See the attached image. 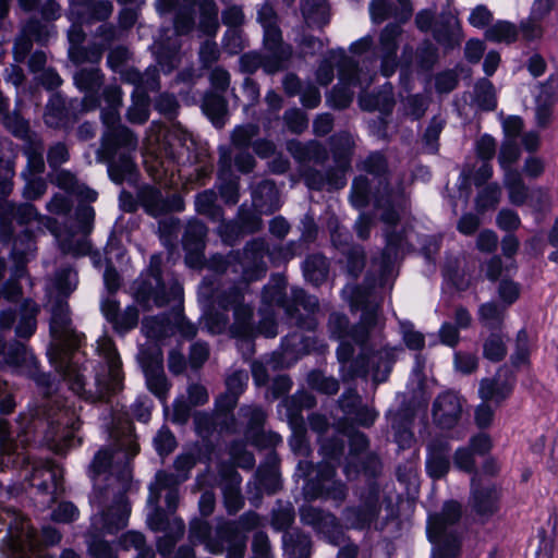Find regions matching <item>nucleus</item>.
Masks as SVG:
<instances>
[{
  "label": "nucleus",
  "instance_id": "nucleus-43",
  "mask_svg": "<svg viewBox=\"0 0 558 558\" xmlns=\"http://www.w3.org/2000/svg\"><path fill=\"white\" fill-rule=\"evenodd\" d=\"M484 354L492 361H500L506 355V345L501 337L490 336L484 344Z\"/></svg>",
  "mask_w": 558,
  "mask_h": 558
},
{
  "label": "nucleus",
  "instance_id": "nucleus-2",
  "mask_svg": "<svg viewBox=\"0 0 558 558\" xmlns=\"http://www.w3.org/2000/svg\"><path fill=\"white\" fill-rule=\"evenodd\" d=\"M105 100L108 108L102 110L101 118L108 128V132L106 134L107 145L112 147H125L128 150V154L122 153L118 160L113 157L108 166V172L111 180L116 183H121L134 171L135 166L129 151L136 148L137 142L129 129L118 125V109L122 101L121 89L117 86L106 88ZM106 149L109 150L110 147H106Z\"/></svg>",
  "mask_w": 558,
  "mask_h": 558
},
{
  "label": "nucleus",
  "instance_id": "nucleus-18",
  "mask_svg": "<svg viewBox=\"0 0 558 558\" xmlns=\"http://www.w3.org/2000/svg\"><path fill=\"white\" fill-rule=\"evenodd\" d=\"M400 34L399 25L389 24L380 35V51L383 53L381 71L385 76H389L395 71L396 62L392 57L396 54L398 48L397 38Z\"/></svg>",
  "mask_w": 558,
  "mask_h": 558
},
{
  "label": "nucleus",
  "instance_id": "nucleus-4",
  "mask_svg": "<svg viewBox=\"0 0 558 558\" xmlns=\"http://www.w3.org/2000/svg\"><path fill=\"white\" fill-rule=\"evenodd\" d=\"M461 514L460 505L454 501L445 504L440 514L429 517L427 534L434 544L433 558H449L459 553L460 543L453 533V524Z\"/></svg>",
  "mask_w": 558,
  "mask_h": 558
},
{
  "label": "nucleus",
  "instance_id": "nucleus-61",
  "mask_svg": "<svg viewBox=\"0 0 558 558\" xmlns=\"http://www.w3.org/2000/svg\"><path fill=\"white\" fill-rule=\"evenodd\" d=\"M558 95V83L555 81H548L546 84L539 87V93L536 96V101L543 104L553 105Z\"/></svg>",
  "mask_w": 558,
  "mask_h": 558
},
{
  "label": "nucleus",
  "instance_id": "nucleus-45",
  "mask_svg": "<svg viewBox=\"0 0 558 558\" xmlns=\"http://www.w3.org/2000/svg\"><path fill=\"white\" fill-rule=\"evenodd\" d=\"M121 545L125 549L135 548L138 550V555L136 558H147L149 555L144 551L145 538L143 534L138 532H128L121 538Z\"/></svg>",
  "mask_w": 558,
  "mask_h": 558
},
{
  "label": "nucleus",
  "instance_id": "nucleus-31",
  "mask_svg": "<svg viewBox=\"0 0 558 558\" xmlns=\"http://www.w3.org/2000/svg\"><path fill=\"white\" fill-rule=\"evenodd\" d=\"M517 35L515 26L506 21H499L486 31V38L496 43H512Z\"/></svg>",
  "mask_w": 558,
  "mask_h": 558
},
{
  "label": "nucleus",
  "instance_id": "nucleus-34",
  "mask_svg": "<svg viewBox=\"0 0 558 558\" xmlns=\"http://www.w3.org/2000/svg\"><path fill=\"white\" fill-rule=\"evenodd\" d=\"M250 255H252L251 257L254 262V269L244 270V280L246 281L259 279L265 274V265L262 262L264 256V244L256 243L252 247H247L245 250V257L248 258Z\"/></svg>",
  "mask_w": 558,
  "mask_h": 558
},
{
  "label": "nucleus",
  "instance_id": "nucleus-39",
  "mask_svg": "<svg viewBox=\"0 0 558 558\" xmlns=\"http://www.w3.org/2000/svg\"><path fill=\"white\" fill-rule=\"evenodd\" d=\"M100 73L97 69H82L74 75V82L80 89L94 90L100 85Z\"/></svg>",
  "mask_w": 558,
  "mask_h": 558
},
{
  "label": "nucleus",
  "instance_id": "nucleus-59",
  "mask_svg": "<svg viewBox=\"0 0 558 558\" xmlns=\"http://www.w3.org/2000/svg\"><path fill=\"white\" fill-rule=\"evenodd\" d=\"M143 330L148 338H160L166 335V326L162 319L146 318L143 320Z\"/></svg>",
  "mask_w": 558,
  "mask_h": 558
},
{
  "label": "nucleus",
  "instance_id": "nucleus-42",
  "mask_svg": "<svg viewBox=\"0 0 558 558\" xmlns=\"http://www.w3.org/2000/svg\"><path fill=\"white\" fill-rule=\"evenodd\" d=\"M520 155L519 148L513 141H505L498 157L500 167L507 171H512L510 167L518 160Z\"/></svg>",
  "mask_w": 558,
  "mask_h": 558
},
{
  "label": "nucleus",
  "instance_id": "nucleus-15",
  "mask_svg": "<svg viewBox=\"0 0 558 558\" xmlns=\"http://www.w3.org/2000/svg\"><path fill=\"white\" fill-rule=\"evenodd\" d=\"M134 80L129 78V81L137 85L132 94L133 102L128 110V119L132 123L142 124L149 117V101L145 89L146 87L155 89L158 87V83L155 77H153L151 82L148 78L144 82L137 73H134Z\"/></svg>",
  "mask_w": 558,
  "mask_h": 558
},
{
  "label": "nucleus",
  "instance_id": "nucleus-35",
  "mask_svg": "<svg viewBox=\"0 0 558 558\" xmlns=\"http://www.w3.org/2000/svg\"><path fill=\"white\" fill-rule=\"evenodd\" d=\"M203 110L214 124H222V118L226 113V102L221 96L214 94L206 96L203 102Z\"/></svg>",
  "mask_w": 558,
  "mask_h": 558
},
{
  "label": "nucleus",
  "instance_id": "nucleus-22",
  "mask_svg": "<svg viewBox=\"0 0 558 558\" xmlns=\"http://www.w3.org/2000/svg\"><path fill=\"white\" fill-rule=\"evenodd\" d=\"M511 392V385L499 379H483L480 385V397L482 401L499 404Z\"/></svg>",
  "mask_w": 558,
  "mask_h": 558
},
{
  "label": "nucleus",
  "instance_id": "nucleus-11",
  "mask_svg": "<svg viewBox=\"0 0 558 558\" xmlns=\"http://www.w3.org/2000/svg\"><path fill=\"white\" fill-rule=\"evenodd\" d=\"M136 294L142 300L153 298L155 303L161 306L170 301L179 303L182 298V287L177 280H173L169 286V291H167L159 272L156 270L147 281L137 283Z\"/></svg>",
  "mask_w": 558,
  "mask_h": 558
},
{
  "label": "nucleus",
  "instance_id": "nucleus-41",
  "mask_svg": "<svg viewBox=\"0 0 558 558\" xmlns=\"http://www.w3.org/2000/svg\"><path fill=\"white\" fill-rule=\"evenodd\" d=\"M138 312L135 307L129 306L122 313L119 312L112 324L117 331L125 332L137 325Z\"/></svg>",
  "mask_w": 558,
  "mask_h": 558
},
{
  "label": "nucleus",
  "instance_id": "nucleus-5",
  "mask_svg": "<svg viewBox=\"0 0 558 558\" xmlns=\"http://www.w3.org/2000/svg\"><path fill=\"white\" fill-rule=\"evenodd\" d=\"M0 521L8 524V533L2 541L1 551L8 558H25L27 550H34L38 541L27 520L14 510L0 512Z\"/></svg>",
  "mask_w": 558,
  "mask_h": 558
},
{
  "label": "nucleus",
  "instance_id": "nucleus-53",
  "mask_svg": "<svg viewBox=\"0 0 558 558\" xmlns=\"http://www.w3.org/2000/svg\"><path fill=\"white\" fill-rule=\"evenodd\" d=\"M498 293L500 299L507 304H512L520 295V288L513 281L504 280L499 284Z\"/></svg>",
  "mask_w": 558,
  "mask_h": 558
},
{
  "label": "nucleus",
  "instance_id": "nucleus-52",
  "mask_svg": "<svg viewBox=\"0 0 558 558\" xmlns=\"http://www.w3.org/2000/svg\"><path fill=\"white\" fill-rule=\"evenodd\" d=\"M288 128L294 133H301L307 126V119L300 110H289L284 116Z\"/></svg>",
  "mask_w": 558,
  "mask_h": 558
},
{
  "label": "nucleus",
  "instance_id": "nucleus-44",
  "mask_svg": "<svg viewBox=\"0 0 558 558\" xmlns=\"http://www.w3.org/2000/svg\"><path fill=\"white\" fill-rule=\"evenodd\" d=\"M476 97L484 109L493 110L496 107L494 87L490 82L482 81L477 84Z\"/></svg>",
  "mask_w": 558,
  "mask_h": 558
},
{
  "label": "nucleus",
  "instance_id": "nucleus-20",
  "mask_svg": "<svg viewBox=\"0 0 558 558\" xmlns=\"http://www.w3.org/2000/svg\"><path fill=\"white\" fill-rule=\"evenodd\" d=\"M253 205L260 213H271L279 207L278 191L270 181H264L253 193Z\"/></svg>",
  "mask_w": 558,
  "mask_h": 558
},
{
  "label": "nucleus",
  "instance_id": "nucleus-64",
  "mask_svg": "<svg viewBox=\"0 0 558 558\" xmlns=\"http://www.w3.org/2000/svg\"><path fill=\"white\" fill-rule=\"evenodd\" d=\"M476 365L477 360L472 354L457 353L454 356L456 369L461 373L469 374L476 368Z\"/></svg>",
  "mask_w": 558,
  "mask_h": 558
},
{
  "label": "nucleus",
  "instance_id": "nucleus-62",
  "mask_svg": "<svg viewBox=\"0 0 558 558\" xmlns=\"http://www.w3.org/2000/svg\"><path fill=\"white\" fill-rule=\"evenodd\" d=\"M209 350L205 343H195L191 348L190 364L192 367L197 368L202 366L208 359Z\"/></svg>",
  "mask_w": 558,
  "mask_h": 558
},
{
  "label": "nucleus",
  "instance_id": "nucleus-3",
  "mask_svg": "<svg viewBox=\"0 0 558 558\" xmlns=\"http://www.w3.org/2000/svg\"><path fill=\"white\" fill-rule=\"evenodd\" d=\"M111 437L116 441L114 452L100 450L94 458L90 465L92 478L105 473L108 469L110 474L121 473L123 481L130 476L128 470L129 461L138 452V444L133 435V426L129 421L119 422L114 426Z\"/></svg>",
  "mask_w": 558,
  "mask_h": 558
},
{
  "label": "nucleus",
  "instance_id": "nucleus-36",
  "mask_svg": "<svg viewBox=\"0 0 558 558\" xmlns=\"http://www.w3.org/2000/svg\"><path fill=\"white\" fill-rule=\"evenodd\" d=\"M241 299H243L242 294L239 291H235L233 293V299L228 301V303L233 307L239 333L245 335L248 331V319L251 318L252 311L250 307L240 303Z\"/></svg>",
  "mask_w": 558,
  "mask_h": 558
},
{
  "label": "nucleus",
  "instance_id": "nucleus-13",
  "mask_svg": "<svg viewBox=\"0 0 558 558\" xmlns=\"http://www.w3.org/2000/svg\"><path fill=\"white\" fill-rule=\"evenodd\" d=\"M301 519L305 524L312 525L317 532L324 534L331 544L339 545L341 543L343 533L332 514L323 513L311 506H304L301 509Z\"/></svg>",
  "mask_w": 558,
  "mask_h": 558
},
{
  "label": "nucleus",
  "instance_id": "nucleus-49",
  "mask_svg": "<svg viewBox=\"0 0 558 558\" xmlns=\"http://www.w3.org/2000/svg\"><path fill=\"white\" fill-rule=\"evenodd\" d=\"M154 445L160 456L168 454L175 447L174 436L168 429H160L154 438Z\"/></svg>",
  "mask_w": 558,
  "mask_h": 558
},
{
  "label": "nucleus",
  "instance_id": "nucleus-23",
  "mask_svg": "<svg viewBox=\"0 0 558 558\" xmlns=\"http://www.w3.org/2000/svg\"><path fill=\"white\" fill-rule=\"evenodd\" d=\"M348 327V320L344 316L339 314H332L329 319V328L331 333L337 338L341 339L339 348L337 350L338 360L340 363H345L350 360L353 349L352 345L344 339L345 329Z\"/></svg>",
  "mask_w": 558,
  "mask_h": 558
},
{
  "label": "nucleus",
  "instance_id": "nucleus-37",
  "mask_svg": "<svg viewBox=\"0 0 558 558\" xmlns=\"http://www.w3.org/2000/svg\"><path fill=\"white\" fill-rule=\"evenodd\" d=\"M60 247L64 253L72 254L74 256L86 255L90 251V244L85 235L77 240L70 239L66 235H59Z\"/></svg>",
  "mask_w": 558,
  "mask_h": 558
},
{
  "label": "nucleus",
  "instance_id": "nucleus-60",
  "mask_svg": "<svg viewBox=\"0 0 558 558\" xmlns=\"http://www.w3.org/2000/svg\"><path fill=\"white\" fill-rule=\"evenodd\" d=\"M494 410L488 404V402L482 401L481 404L477 405L475 410V422L478 427L485 428L489 426L493 422Z\"/></svg>",
  "mask_w": 558,
  "mask_h": 558
},
{
  "label": "nucleus",
  "instance_id": "nucleus-21",
  "mask_svg": "<svg viewBox=\"0 0 558 558\" xmlns=\"http://www.w3.org/2000/svg\"><path fill=\"white\" fill-rule=\"evenodd\" d=\"M473 485V507L480 515H489L497 510L498 494L493 487H485L477 489L475 486V480L472 482Z\"/></svg>",
  "mask_w": 558,
  "mask_h": 558
},
{
  "label": "nucleus",
  "instance_id": "nucleus-55",
  "mask_svg": "<svg viewBox=\"0 0 558 558\" xmlns=\"http://www.w3.org/2000/svg\"><path fill=\"white\" fill-rule=\"evenodd\" d=\"M497 225L502 230H514L520 226V218L513 210L502 209L497 216Z\"/></svg>",
  "mask_w": 558,
  "mask_h": 558
},
{
  "label": "nucleus",
  "instance_id": "nucleus-33",
  "mask_svg": "<svg viewBox=\"0 0 558 558\" xmlns=\"http://www.w3.org/2000/svg\"><path fill=\"white\" fill-rule=\"evenodd\" d=\"M328 267L323 256H312L304 263V276L315 284L320 283L327 276Z\"/></svg>",
  "mask_w": 558,
  "mask_h": 558
},
{
  "label": "nucleus",
  "instance_id": "nucleus-27",
  "mask_svg": "<svg viewBox=\"0 0 558 558\" xmlns=\"http://www.w3.org/2000/svg\"><path fill=\"white\" fill-rule=\"evenodd\" d=\"M504 184L508 190L509 199L514 205H522L527 197V189L518 171H507Z\"/></svg>",
  "mask_w": 558,
  "mask_h": 558
},
{
  "label": "nucleus",
  "instance_id": "nucleus-12",
  "mask_svg": "<svg viewBox=\"0 0 558 558\" xmlns=\"http://www.w3.org/2000/svg\"><path fill=\"white\" fill-rule=\"evenodd\" d=\"M27 439L19 435V439L9 436L8 423L0 420V469L28 464V454L25 452Z\"/></svg>",
  "mask_w": 558,
  "mask_h": 558
},
{
  "label": "nucleus",
  "instance_id": "nucleus-54",
  "mask_svg": "<svg viewBox=\"0 0 558 558\" xmlns=\"http://www.w3.org/2000/svg\"><path fill=\"white\" fill-rule=\"evenodd\" d=\"M492 17L490 11L485 5H477L470 13L469 23L474 27L482 28L490 22Z\"/></svg>",
  "mask_w": 558,
  "mask_h": 558
},
{
  "label": "nucleus",
  "instance_id": "nucleus-14",
  "mask_svg": "<svg viewBox=\"0 0 558 558\" xmlns=\"http://www.w3.org/2000/svg\"><path fill=\"white\" fill-rule=\"evenodd\" d=\"M462 402L453 392H445L437 397L433 405L434 422L441 428H451L460 420Z\"/></svg>",
  "mask_w": 558,
  "mask_h": 558
},
{
  "label": "nucleus",
  "instance_id": "nucleus-46",
  "mask_svg": "<svg viewBox=\"0 0 558 558\" xmlns=\"http://www.w3.org/2000/svg\"><path fill=\"white\" fill-rule=\"evenodd\" d=\"M78 518L77 508L71 502H61L52 512V520L60 523H69Z\"/></svg>",
  "mask_w": 558,
  "mask_h": 558
},
{
  "label": "nucleus",
  "instance_id": "nucleus-9",
  "mask_svg": "<svg viewBox=\"0 0 558 558\" xmlns=\"http://www.w3.org/2000/svg\"><path fill=\"white\" fill-rule=\"evenodd\" d=\"M258 21L264 28V41L267 49L272 52L274 62L268 60L264 68L267 72H276L282 65L281 61L290 56V51L281 47V33L277 26V17L271 7L264 5L258 11Z\"/></svg>",
  "mask_w": 558,
  "mask_h": 558
},
{
  "label": "nucleus",
  "instance_id": "nucleus-25",
  "mask_svg": "<svg viewBox=\"0 0 558 558\" xmlns=\"http://www.w3.org/2000/svg\"><path fill=\"white\" fill-rule=\"evenodd\" d=\"M206 232V227L198 221L190 222L186 228L184 235V246L190 253H196L194 265L199 262V253L204 247V238Z\"/></svg>",
  "mask_w": 558,
  "mask_h": 558
},
{
  "label": "nucleus",
  "instance_id": "nucleus-38",
  "mask_svg": "<svg viewBox=\"0 0 558 558\" xmlns=\"http://www.w3.org/2000/svg\"><path fill=\"white\" fill-rule=\"evenodd\" d=\"M390 356L391 352L388 350L380 351L376 354H373L369 360L374 365L377 363L376 368H373V379L376 383H381L386 380L389 372H390Z\"/></svg>",
  "mask_w": 558,
  "mask_h": 558
},
{
  "label": "nucleus",
  "instance_id": "nucleus-10",
  "mask_svg": "<svg viewBox=\"0 0 558 558\" xmlns=\"http://www.w3.org/2000/svg\"><path fill=\"white\" fill-rule=\"evenodd\" d=\"M335 58H339V81L342 88H335L329 97V101L336 108H345L352 101L353 92L350 87L357 86L361 89L369 85V82H365L359 72L356 66L351 60L344 57L343 51L335 53Z\"/></svg>",
  "mask_w": 558,
  "mask_h": 558
},
{
  "label": "nucleus",
  "instance_id": "nucleus-24",
  "mask_svg": "<svg viewBox=\"0 0 558 558\" xmlns=\"http://www.w3.org/2000/svg\"><path fill=\"white\" fill-rule=\"evenodd\" d=\"M247 379V374L242 371L234 372L230 375L227 379L228 395L219 399L217 401V405L219 408H226V410L233 408L236 401V396L243 391Z\"/></svg>",
  "mask_w": 558,
  "mask_h": 558
},
{
  "label": "nucleus",
  "instance_id": "nucleus-47",
  "mask_svg": "<svg viewBox=\"0 0 558 558\" xmlns=\"http://www.w3.org/2000/svg\"><path fill=\"white\" fill-rule=\"evenodd\" d=\"M480 319L485 324H497L501 320L504 308L495 303L483 304L478 310Z\"/></svg>",
  "mask_w": 558,
  "mask_h": 558
},
{
  "label": "nucleus",
  "instance_id": "nucleus-17",
  "mask_svg": "<svg viewBox=\"0 0 558 558\" xmlns=\"http://www.w3.org/2000/svg\"><path fill=\"white\" fill-rule=\"evenodd\" d=\"M140 359L146 373V383L148 389L155 393L159 399H166L168 391V384L162 371V354L158 350L156 357L150 364L145 363L144 352H141Z\"/></svg>",
  "mask_w": 558,
  "mask_h": 558
},
{
  "label": "nucleus",
  "instance_id": "nucleus-1",
  "mask_svg": "<svg viewBox=\"0 0 558 558\" xmlns=\"http://www.w3.org/2000/svg\"><path fill=\"white\" fill-rule=\"evenodd\" d=\"M50 333L51 345L48 349L50 362L56 369L69 381L70 389L83 396L84 380L77 368L72 363L70 352L78 347L80 338L71 327L69 310L62 300L51 305Z\"/></svg>",
  "mask_w": 558,
  "mask_h": 558
},
{
  "label": "nucleus",
  "instance_id": "nucleus-19",
  "mask_svg": "<svg viewBox=\"0 0 558 558\" xmlns=\"http://www.w3.org/2000/svg\"><path fill=\"white\" fill-rule=\"evenodd\" d=\"M97 351L100 355H102L108 364L109 369V384L108 390L114 391L121 381L120 375V359L117 354L114 344L112 340L102 336L97 340Z\"/></svg>",
  "mask_w": 558,
  "mask_h": 558
},
{
  "label": "nucleus",
  "instance_id": "nucleus-6",
  "mask_svg": "<svg viewBox=\"0 0 558 558\" xmlns=\"http://www.w3.org/2000/svg\"><path fill=\"white\" fill-rule=\"evenodd\" d=\"M48 425L46 442L57 453H64L80 442L75 435L80 427L75 409L58 407L56 411L49 413Z\"/></svg>",
  "mask_w": 558,
  "mask_h": 558
},
{
  "label": "nucleus",
  "instance_id": "nucleus-30",
  "mask_svg": "<svg viewBox=\"0 0 558 558\" xmlns=\"http://www.w3.org/2000/svg\"><path fill=\"white\" fill-rule=\"evenodd\" d=\"M284 554L288 558H307L310 555V541L301 535L296 538L292 534L283 535Z\"/></svg>",
  "mask_w": 558,
  "mask_h": 558
},
{
  "label": "nucleus",
  "instance_id": "nucleus-63",
  "mask_svg": "<svg viewBox=\"0 0 558 558\" xmlns=\"http://www.w3.org/2000/svg\"><path fill=\"white\" fill-rule=\"evenodd\" d=\"M478 156L484 159H490L496 150V142L489 135H483L476 143Z\"/></svg>",
  "mask_w": 558,
  "mask_h": 558
},
{
  "label": "nucleus",
  "instance_id": "nucleus-56",
  "mask_svg": "<svg viewBox=\"0 0 558 558\" xmlns=\"http://www.w3.org/2000/svg\"><path fill=\"white\" fill-rule=\"evenodd\" d=\"M256 133L257 128L252 124L236 128L232 135L233 144L236 146H246Z\"/></svg>",
  "mask_w": 558,
  "mask_h": 558
},
{
  "label": "nucleus",
  "instance_id": "nucleus-8",
  "mask_svg": "<svg viewBox=\"0 0 558 558\" xmlns=\"http://www.w3.org/2000/svg\"><path fill=\"white\" fill-rule=\"evenodd\" d=\"M185 477V475H173L163 472L156 475L155 482L149 486V496L147 499L149 508L147 523L151 530L159 531L163 529L161 513L157 508L161 492L167 489L166 501L168 510L174 511L179 500L175 486L184 481Z\"/></svg>",
  "mask_w": 558,
  "mask_h": 558
},
{
  "label": "nucleus",
  "instance_id": "nucleus-32",
  "mask_svg": "<svg viewBox=\"0 0 558 558\" xmlns=\"http://www.w3.org/2000/svg\"><path fill=\"white\" fill-rule=\"evenodd\" d=\"M447 31L442 33L440 29H435V38L437 41L453 47L459 45L462 40V32L459 21L453 16H448L446 21Z\"/></svg>",
  "mask_w": 558,
  "mask_h": 558
},
{
  "label": "nucleus",
  "instance_id": "nucleus-51",
  "mask_svg": "<svg viewBox=\"0 0 558 558\" xmlns=\"http://www.w3.org/2000/svg\"><path fill=\"white\" fill-rule=\"evenodd\" d=\"M368 183L364 178H359L353 182L351 202L355 207H362L367 202Z\"/></svg>",
  "mask_w": 558,
  "mask_h": 558
},
{
  "label": "nucleus",
  "instance_id": "nucleus-28",
  "mask_svg": "<svg viewBox=\"0 0 558 558\" xmlns=\"http://www.w3.org/2000/svg\"><path fill=\"white\" fill-rule=\"evenodd\" d=\"M7 354L8 363L19 367L21 372H24V368L31 372L36 367L35 356L22 343L11 345Z\"/></svg>",
  "mask_w": 558,
  "mask_h": 558
},
{
  "label": "nucleus",
  "instance_id": "nucleus-50",
  "mask_svg": "<svg viewBox=\"0 0 558 558\" xmlns=\"http://www.w3.org/2000/svg\"><path fill=\"white\" fill-rule=\"evenodd\" d=\"M215 194L210 191H205L197 195L195 201L196 210L199 214L216 216L217 210L214 207L215 204Z\"/></svg>",
  "mask_w": 558,
  "mask_h": 558
},
{
  "label": "nucleus",
  "instance_id": "nucleus-57",
  "mask_svg": "<svg viewBox=\"0 0 558 558\" xmlns=\"http://www.w3.org/2000/svg\"><path fill=\"white\" fill-rule=\"evenodd\" d=\"M502 128L506 141H513L520 134L523 128V121L517 116H510L502 121Z\"/></svg>",
  "mask_w": 558,
  "mask_h": 558
},
{
  "label": "nucleus",
  "instance_id": "nucleus-40",
  "mask_svg": "<svg viewBox=\"0 0 558 558\" xmlns=\"http://www.w3.org/2000/svg\"><path fill=\"white\" fill-rule=\"evenodd\" d=\"M501 196V189L497 183L486 186L480 192L476 198V207L480 211H484L498 204Z\"/></svg>",
  "mask_w": 558,
  "mask_h": 558
},
{
  "label": "nucleus",
  "instance_id": "nucleus-58",
  "mask_svg": "<svg viewBox=\"0 0 558 558\" xmlns=\"http://www.w3.org/2000/svg\"><path fill=\"white\" fill-rule=\"evenodd\" d=\"M217 13V9L213 2L204 3V28L209 35L215 34L218 27Z\"/></svg>",
  "mask_w": 558,
  "mask_h": 558
},
{
  "label": "nucleus",
  "instance_id": "nucleus-26",
  "mask_svg": "<svg viewBox=\"0 0 558 558\" xmlns=\"http://www.w3.org/2000/svg\"><path fill=\"white\" fill-rule=\"evenodd\" d=\"M426 470L434 478L444 476L449 470L448 450L430 447L426 460Z\"/></svg>",
  "mask_w": 558,
  "mask_h": 558
},
{
  "label": "nucleus",
  "instance_id": "nucleus-48",
  "mask_svg": "<svg viewBox=\"0 0 558 558\" xmlns=\"http://www.w3.org/2000/svg\"><path fill=\"white\" fill-rule=\"evenodd\" d=\"M310 384L317 390L327 395H333L339 389L337 380L333 378L324 377L318 373H313L310 375Z\"/></svg>",
  "mask_w": 558,
  "mask_h": 558
},
{
  "label": "nucleus",
  "instance_id": "nucleus-7",
  "mask_svg": "<svg viewBox=\"0 0 558 558\" xmlns=\"http://www.w3.org/2000/svg\"><path fill=\"white\" fill-rule=\"evenodd\" d=\"M109 492H95L90 498V504L97 509V513L92 517V529L95 532L104 534H113L128 524L130 507L123 495H119L113 505L109 508L102 506L104 499H107Z\"/></svg>",
  "mask_w": 558,
  "mask_h": 558
},
{
  "label": "nucleus",
  "instance_id": "nucleus-16",
  "mask_svg": "<svg viewBox=\"0 0 558 558\" xmlns=\"http://www.w3.org/2000/svg\"><path fill=\"white\" fill-rule=\"evenodd\" d=\"M62 476V470L51 461L35 463L32 466V474H25L33 486L41 490H49L52 487L53 492L61 488Z\"/></svg>",
  "mask_w": 558,
  "mask_h": 558
},
{
  "label": "nucleus",
  "instance_id": "nucleus-29",
  "mask_svg": "<svg viewBox=\"0 0 558 558\" xmlns=\"http://www.w3.org/2000/svg\"><path fill=\"white\" fill-rule=\"evenodd\" d=\"M77 284V275L72 269H65L56 276L52 286L49 289L50 298L53 294L58 296H68Z\"/></svg>",
  "mask_w": 558,
  "mask_h": 558
}]
</instances>
